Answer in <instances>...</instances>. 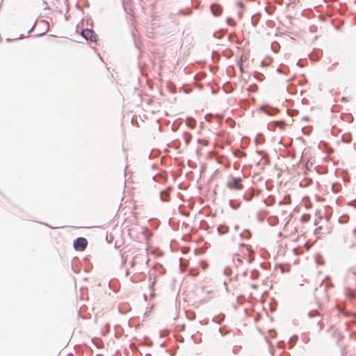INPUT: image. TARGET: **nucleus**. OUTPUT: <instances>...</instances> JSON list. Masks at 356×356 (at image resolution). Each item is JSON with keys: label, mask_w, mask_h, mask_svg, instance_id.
Here are the masks:
<instances>
[{"label": "nucleus", "mask_w": 356, "mask_h": 356, "mask_svg": "<svg viewBox=\"0 0 356 356\" xmlns=\"http://www.w3.org/2000/svg\"><path fill=\"white\" fill-rule=\"evenodd\" d=\"M201 265H202L203 269H206L207 267V264L204 261H202Z\"/></svg>", "instance_id": "nucleus-7"}, {"label": "nucleus", "mask_w": 356, "mask_h": 356, "mask_svg": "<svg viewBox=\"0 0 356 356\" xmlns=\"http://www.w3.org/2000/svg\"><path fill=\"white\" fill-rule=\"evenodd\" d=\"M218 230L220 234H224L228 231V229L226 227L222 226L218 227Z\"/></svg>", "instance_id": "nucleus-6"}, {"label": "nucleus", "mask_w": 356, "mask_h": 356, "mask_svg": "<svg viewBox=\"0 0 356 356\" xmlns=\"http://www.w3.org/2000/svg\"><path fill=\"white\" fill-rule=\"evenodd\" d=\"M81 34L88 40L95 42L97 40V34L91 29H84Z\"/></svg>", "instance_id": "nucleus-3"}, {"label": "nucleus", "mask_w": 356, "mask_h": 356, "mask_svg": "<svg viewBox=\"0 0 356 356\" xmlns=\"http://www.w3.org/2000/svg\"><path fill=\"white\" fill-rule=\"evenodd\" d=\"M88 245V241L85 238L79 237L74 242V248L78 251H83Z\"/></svg>", "instance_id": "nucleus-2"}, {"label": "nucleus", "mask_w": 356, "mask_h": 356, "mask_svg": "<svg viewBox=\"0 0 356 356\" xmlns=\"http://www.w3.org/2000/svg\"><path fill=\"white\" fill-rule=\"evenodd\" d=\"M346 293L347 296L350 299L355 298V297H356L355 292L350 289H347L346 290Z\"/></svg>", "instance_id": "nucleus-5"}, {"label": "nucleus", "mask_w": 356, "mask_h": 356, "mask_svg": "<svg viewBox=\"0 0 356 356\" xmlns=\"http://www.w3.org/2000/svg\"><path fill=\"white\" fill-rule=\"evenodd\" d=\"M211 10L215 16H219L222 13V8L219 5L213 4L211 6Z\"/></svg>", "instance_id": "nucleus-4"}, {"label": "nucleus", "mask_w": 356, "mask_h": 356, "mask_svg": "<svg viewBox=\"0 0 356 356\" xmlns=\"http://www.w3.org/2000/svg\"><path fill=\"white\" fill-rule=\"evenodd\" d=\"M227 186L231 190H240L243 186L242 179L240 177L233 178L227 182Z\"/></svg>", "instance_id": "nucleus-1"}]
</instances>
